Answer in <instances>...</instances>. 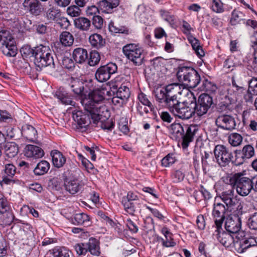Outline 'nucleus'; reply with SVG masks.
I'll return each mask as SVG.
<instances>
[{
  "label": "nucleus",
  "instance_id": "nucleus-1",
  "mask_svg": "<svg viewBox=\"0 0 257 257\" xmlns=\"http://www.w3.org/2000/svg\"><path fill=\"white\" fill-rule=\"evenodd\" d=\"M183 87V85L179 83H172L166 87L156 88L154 94L156 101L167 107L175 115L183 119H188L194 114L193 108L191 99L182 103L178 99V95L181 94Z\"/></svg>",
  "mask_w": 257,
  "mask_h": 257
},
{
  "label": "nucleus",
  "instance_id": "nucleus-2",
  "mask_svg": "<svg viewBox=\"0 0 257 257\" xmlns=\"http://www.w3.org/2000/svg\"><path fill=\"white\" fill-rule=\"evenodd\" d=\"M106 95L110 96L111 92L101 88L92 90L81 101L84 108L90 112L94 122L100 120L102 117L106 118L109 116L107 107L102 103Z\"/></svg>",
  "mask_w": 257,
  "mask_h": 257
},
{
  "label": "nucleus",
  "instance_id": "nucleus-3",
  "mask_svg": "<svg viewBox=\"0 0 257 257\" xmlns=\"http://www.w3.org/2000/svg\"><path fill=\"white\" fill-rule=\"evenodd\" d=\"M198 131V127L197 125H182L179 123L172 124L170 129L171 138L178 141L182 140L183 148L188 147Z\"/></svg>",
  "mask_w": 257,
  "mask_h": 257
},
{
  "label": "nucleus",
  "instance_id": "nucleus-4",
  "mask_svg": "<svg viewBox=\"0 0 257 257\" xmlns=\"http://www.w3.org/2000/svg\"><path fill=\"white\" fill-rule=\"evenodd\" d=\"M222 179L224 182L230 185V187L235 186L237 193L242 196H247L252 190L250 179L245 177L242 173L227 175Z\"/></svg>",
  "mask_w": 257,
  "mask_h": 257
},
{
  "label": "nucleus",
  "instance_id": "nucleus-5",
  "mask_svg": "<svg viewBox=\"0 0 257 257\" xmlns=\"http://www.w3.org/2000/svg\"><path fill=\"white\" fill-rule=\"evenodd\" d=\"M177 77L180 82L190 88L196 87L200 83L201 78L198 73L193 68L180 66L178 68Z\"/></svg>",
  "mask_w": 257,
  "mask_h": 257
},
{
  "label": "nucleus",
  "instance_id": "nucleus-6",
  "mask_svg": "<svg viewBox=\"0 0 257 257\" xmlns=\"http://www.w3.org/2000/svg\"><path fill=\"white\" fill-rule=\"evenodd\" d=\"M186 95L191 99V104L193 106L194 114L198 116H202L206 114L212 104L213 100L211 97L207 94H202L198 98V103H196V97L194 94L188 90Z\"/></svg>",
  "mask_w": 257,
  "mask_h": 257
},
{
  "label": "nucleus",
  "instance_id": "nucleus-7",
  "mask_svg": "<svg viewBox=\"0 0 257 257\" xmlns=\"http://www.w3.org/2000/svg\"><path fill=\"white\" fill-rule=\"evenodd\" d=\"M33 56L35 65L40 69L48 66L54 65L52 51L48 46L40 45L37 47L34 50Z\"/></svg>",
  "mask_w": 257,
  "mask_h": 257
},
{
  "label": "nucleus",
  "instance_id": "nucleus-8",
  "mask_svg": "<svg viewBox=\"0 0 257 257\" xmlns=\"http://www.w3.org/2000/svg\"><path fill=\"white\" fill-rule=\"evenodd\" d=\"M0 46L3 53L8 57H14L17 54L15 41L10 32L7 31L0 32Z\"/></svg>",
  "mask_w": 257,
  "mask_h": 257
},
{
  "label": "nucleus",
  "instance_id": "nucleus-9",
  "mask_svg": "<svg viewBox=\"0 0 257 257\" xmlns=\"http://www.w3.org/2000/svg\"><path fill=\"white\" fill-rule=\"evenodd\" d=\"M143 50L138 44H129L124 46L122 52L125 57L137 66L142 65L144 59Z\"/></svg>",
  "mask_w": 257,
  "mask_h": 257
},
{
  "label": "nucleus",
  "instance_id": "nucleus-10",
  "mask_svg": "<svg viewBox=\"0 0 257 257\" xmlns=\"http://www.w3.org/2000/svg\"><path fill=\"white\" fill-rule=\"evenodd\" d=\"M14 219L12 209L7 199L0 192V224L10 225Z\"/></svg>",
  "mask_w": 257,
  "mask_h": 257
},
{
  "label": "nucleus",
  "instance_id": "nucleus-11",
  "mask_svg": "<svg viewBox=\"0 0 257 257\" xmlns=\"http://www.w3.org/2000/svg\"><path fill=\"white\" fill-rule=\"evenodd\" d=\"M214 154L217 163L221 167L228 165L233 158L232 152L225 146L221 145L215 146Z\"/></svg>",
  "mask_w": 257,
  "mask_h": 257
},
{
  "label": "nucleus",
  "instance_id": "nucleus-12",
  "mask_svg": "<svg viewBox=\"0 0 257 257\" xmlns=\"http://www.w3.org/2000/svg\"><path fill=\"white\" fill-rule=\"evenodd\" d=\"M116 65L113 63H109L99 67L96 73L95 78L100 82H105L108 80L111 75L115 73L117 71Z\"/></svg>",
  "mask_w": 257,
  "mask_h": 257
},
{
  "label": "nucleus",
  "instance_id": "nucleus-13",
  "mask_svg": "<svg viewBox=\"0 0 257 257\" xmlns=\"http://www.w3.org/2000/svg\"><path fill=\"white\" fill-rule=\"evenodd\" d=\"M84 110L87 112V114L83 112L81 110L75 109L72 111V116L73 119L76 122H77L79 128L81 129H86L90 124L91 122V119L95 124H96L100 120H98L96 122H94L90 112L86 110L85 109Z\"/></svg>",
  "mask_w": 257,
  "mask_h": 257
},
{
  "label": "nucleus",
  "instance_id": "nucleus-14",
  "mask_svg": "<svg viewBox=\"0 0 257 257\" xmlns=\"http://www.w3.org/2000/svg\"><path fill=\"white\" fill-rule=\"evenodd\" d=\"M216 125L223 130L231 131L235 128L236 121L234 117L228 114H221L216 119Z\"/></svg>",
  "mask_w": 257,
  "mask_h": 257
},
{
  "label": "nucleus",
  "instance_id": "nucleus-15",
  "mask_svg": "<svg viewBox=\"0 0 257 257\" xmlns=\"http://www.w3.org/2000/svg\"><path fill=\"white\" fill-rule=\"evenodd\" d=\"M216 229L213 233V237L216 239L226 247L230 246L234 242L232 236L227 232L223 231L222 226L215 227Z\"/></svg>",
  "mask_w": 257,
  "mask_h": 257
},
{
  "label": "nucleus",
  "instance_id": "nucleus-16",
  "mask_svg": "<svg viewBox=\"0 0 257 257\" xmlns=\"http://www.w3.org/2000/svg\"><path fill=\"white\" fill-rule=\"evenodd\" d=\"M234 153L236 161L239 165L242 164L245 160L250 159L254 156V149L251 145H246L243 147L241 150L235 151Z\"/></svg>",
  "mask_w": 257,
  "mask_h": 257
},
{
  "label": "nucleus",
  "instance_id": "nucleus-17",
  "mask_svg": "<svg viewBox=\"0 0 257 257\" xmlns=\"http://www.w3.org/2000/svg\"><path fill=\"white\" fill-rule=\"evenodd\" d=\"M230 189L222 192L220 195V198L225 204L227 208L232 209L238 203L237 196H234V190L231 187Z\"/></svg>",
  "mask_w": 257,
  "mask_h": 257
},
{
  "label": "nucleus",
  "instance_id": "nucleus-18",
  "mask_svg": "<svg viewBox=\"0 0 257 257\" xmlns=\"http://www.w3.org/2000/svg\"><path fill=\"white\" fill-rule=\"evenodd\" d=\"M23 7L25 11L35 16L39 15L42 12V5L38 0H24Z\"/></svg>",
  "mask_w": 257,
  "mask_h": 257
},
{
  "label": "nucleus",
  "instance_id": "nucleus-19",
  "mask_svg": "<svg viewBox=\"0 0 257 257\" xmlns=\"http://www.w3.org/2000/svg\"><path fill=\"white\" fill-rule=\"evenodd\" d=\"M226 230L231 233L238 232L241 228V220L237 216H229L225 223Z\"/></svg>",
  "mask_w": 257,
  "mask_h": 257
},
{
  "label": "nucleus",
  "instance_id": "nucleus-20",
  "mask_svg": "<svg viewBox=\"0 0 257 257\" xmlns=\"http://www.w3.org/2000/svg\"><path fill=\"white\" fill-rule=\"evenodd\" d=\"M225 207L220 203H214L212 215L215 218V227L222 226L224 219Z\"/></svg>",
  "mask_w": 257,
  "mask_h": 257
},
{
  "label": "nucleus",
  "instance_id": "nucleus-21",
  "mask_svg": "<svg viewBox=\"0 0 257 257\" xmlns=\"http://www.w3.org/2000/svg\"><path fill=\"white\" fill-rule=\"evenodd\" d=\"M24 155L32 159L41 158L44 155V151L39 147L33 145H27L24 150Z\"/></svg>",
  "mask_w": 257,
  "mask_h": 257
},
{
  "label": "nucleus",
  "instance_id": "nucleus-22",
  "mask_svg": "<svg viewBox=\"0 0 257 257\" xmlns=\"http://www.w3.org/2000/svg\"><path fill=\"white\" fill-rule=\"evenodd\" d=\"M69 86L73 93L81 97V99L87 97L84 93V87L83 82L78 78L71 77L69 80ZM82 99H81V100Z\"/></svg>",
  "mask_w": 257,
  "mask_h": 257
},
{
  "label": "nucleus",
  "instance_id": "nucleus-23",
  "mask_svg": "<svg viewBox=\"0 0 257 257\" xmlns=\"http://www.w3.org/2000/svg\"><path fill=\"white\" fill-rule=\"evenodd\" d=\"M16 173V167L12 164L5 165L2 172L3 181L6 184H9L13 181V178Z\"/></svg>",
  "mask_w": 257,
  "mask_h": 257
},
{
  "label": "nucleus",
  "instance_id": "nucleus-24",
  "mask_svg": "<svg viewBox=\"0 0 257 257\" xmlns=\"http://www.w3.org/2000/svg\"><path fill=\"white\" fill-rule=\"evenodd\" d=\"M53 165L58 168L62 167L66 161V157L57 150H53L50 153Z\"/></svg>",
  "mask_w": 257,
  "mask_h": 257
},
{
  "label": "nucleus",
  "instance_id": "nucleus-25",
  "mask_svg": "<svg viewBox=\"0 0 257 257\" xmlns=\"http://www.w3.org/2000/svg\"><path fill=\"white\" fill-rule=\"evenodd\" d=\"M45 17L49 21L56 20L60 15V10L52 3H49L48 8H45Z\"/></svg>",
  "mask_w": 257,
  "mask_h": 257
},
{
  "label": "nucleus",
  "instance_id": "nucleus-26",
  "mask_svg": "<svg viewBox=\"0 0 257 257\" xmlns=\"http://www.w3.org/2000/svg\"><path fill=\"white\" fill-rule=\"evenodd\" d=\"M119 3V0H102L99 3V8L102 12L109 13Z\"/></svg>",
  "mask_w": 257,
  "mask_h": 257
},
{
  "label": "nucleus",
  "instance_id": "nucleus-27",
  "mask_svg": "<svg viewBox=\"0 0 257 257\" xmlns=\"http://www.w3.org/2000/svg\"><path fill=\"white\" fill-rule=\"evenodd\" d=\"M72 58L76 63H83L88 59L87 51L84 48H77L73 51Z\"/></svg>",
  "mask_w": 257,
  "mask_h": 257
},
{
  "label": "nucleus",
  "instance_id": "nucleus-28",
  "mask_svg": "<svg viewBox=\"0 0 257 257\" xmlns=\"http://www.w3.org/2000/svg\"><path fill=\"white\" fill-rule=\"evenodd\" d=\"M22 134L27 140L33 142L36 139L37 132L32 125L27 124L22 126Z\"/></svg>",
  "mask_w": 257,
  "mask_h": 257
},
{
  "label": "nucleus",
  "instance_id": "nucleus-29",
  "mask_svg": "<svg viewBox=\"0 0 257 257\" xmlns=\"http://www.w3.org/2000/svg\"><path fill=\"white\" fill-rule=\"evenodd\" d=\"M74 25L76 28L80 31H87L90 28L91 21L87 18L80 17L74 19Z\"/></svg>",
  "mask_w": 257,
  "mask_h": 257
},
{
  "label": "nucleus",
  "instance_id": "nucleus-30",
  "mask_svg": "<svg viewBox=\"0 0 257 257\" xmlns=\"http://www.w3.org/2000/svg\"><path fill=\"white\" fill-rule=\"evenodd\" d=\"M87 251L93 255L99 256L100 254L99 242L98 240L94 238H90L88 242L86 243Z\"/></svg>",
  "mask_w": 257,
  "mask_h": 257
},
{
  "label": "nucleus",
  "instance_id": "nucleus-31",
  "mask_svg": "<svg viewBox=\"0 0 257 257\" xmlns=\"http://www.w3.org/2000/svg\"><path fill=\"white\" fill-rule=\"evenodd\" d=\"M54 96L64 104L75 105V102L68 96V93L65 92L63 88H60L57 90L55 93Z\"/></svg>",
  "mask_w": 257,
  "mask_h": 257
},
{
  "label": "nucleus",
  "instance_id": "nucleus-32",
  "mask_svg": "<svg viewBox=\"0 0 257 257\" xmlns=\"http://www.w3.org/2000/svg\"><path fill=\"white\" fill-rule=\"evenodd\" d=\"M89 41L91 45L96 49L102 47L105 43V40L98 34H94L89 36Z\"/></svg>",
  "mask_w": 257,
  "mask_h": 257
},
{
  "label": "nucleus",
  "instance_id": "nucleus-33",
  "mask_svg": "<svg viewBox=\"0 0 257 257\" xmlns=\"http://www.w3.org/2000/svg\"><path fill=\"white\" fill-rule=\"evenodd\" d=\"M6 155L9 158L15 157L18 153V145L14 142L7 143L5 146Z\"/></svg>",
  "mask_w": 257,
  "mask_h": 257
},
{
  "label": "nucleus",
  "instance_id": "nucleus-34",
  "mask_svg": "<svg viewBox=\"0 0 257 257\" xmlns=\"http://www.w3.org/2000/svg\"><path fill=\"white\" fill-rule=\"evenodd\" d=\"M81 187V185L77 180H71L65 184L66 190L72 194L77 193Z\"/></svg>",
  "mask_w": 257,
  "mask_h": 257
},
{
  "label": "nucleus",
  "instance_id": "nucleus-35",
  "mask_svg": "<svg viewBox=\"0 0 257 257\" xmlns=\"http://www.w3.org/2000/svg\"><path fill=\"white\" fill-rule=\"evenodd\" d=\"M188 40L191 43L193 49L195 51L196 54L198 57H201L204 56V52L203 51L202 47L200 46L198 40L192 36H190L188 38Z\"/></svg>",
  "mask_w": 257,
  "mask_h": 257
},
{
  "label": "nucleus",
  "instance_id": "nucleus-36",
  "mask_svg": "<svg viewBox=\"0 0 257 257\" xmlns=\"http://www.w3.org/2000/svg\"><path fill=\"white\" fill-rule=\"evenodd\" d=\"M228 140L231 146L236 147L241 145L243 137L238 133H233L229 135Z\"/></svg>",
  "mask_w": 257,
  "mask_h": 257
},
{
  "label": "nucleus",
  "instance_id": "nucleus-37",
  "mask_svg": "<svg viewBox=\"0 0 257 257\" xmlns=\"http://www.w3.org/2000/svg\"><path fill=\"white\" fill-rule=\"evenodd\" d=\"M50 168V164L46 161H41L34 170L37 175H42L48 172Z\"/></svg>",
  "mask_w": 257,
  "mask_h": 257
},
{
  "label": "nucleus",
  "instance_id": "nucleus-38",
  "mask_svg": "<svg viewBox=\"0 0 257 257\" xmlns=\"http://www.w3.org/2000/svg\"><path fill=\"white\" fill-rule=\"evenodd\" d=\"M89 221V216L85 213L76 214L72 218V222L75 225L85 224L88 225Z\"/></svg>",
  "mask_w": 257,
  "mask_h": 257
},
{
  "label": "nucleus",
  "instance_id": "nucleus-39",
  "mask_svg": "<svg viewBox=\"0 0 257 257\" xmlns=\"http://www.w3.org/2000/svg\"><path fill=\"white\" fill-rule=\"evenodd\" d=\"M61 44L64 46H70L74 42L73 35L67 31L63 32L60 36Z\"/></svg>",
  "mask_w": 257,
  "mask_h": 257
},
{
  "label": "nucleus",
  "instance_id": "nucleus-40",
  "mask_svg": "<svg viewBox=\"0 0 257 257\" xmlns=\"http://www.w3.org/2000/svg\"><path fill=\"white\" fill-rule=\"evenodd\" d=\"M70 251L64 247H56L52 249L53 257H69Z\"/></svg>",
  "mask_w": 257,
  "mask_h": 257
},
{
  "label": "nucleus",
  "instance_id": "nucleus-41",
  "mask_svg": "<svg viewBox=\"0 0 257 257\" xmlns=\"http://www.w3.org/2000/svg\"><path fill=\"white\" fill-rule=\"evenodd\" d=\"M130 91L128 87L121 85L116 92V95L125 102L130 96Z\"/></svg>",
  "mask_w": 257,
  "mask_h": 257
},
{
  "label": "nucleus",
  "instance_id": "nucleus-42",
  "mask_svg": "<svg viewBox=\"0 0 257 257\" xmlns=\"http://www.w3.org/2000/svg\"><path fill=\"white\" fill-rule=\"evenodd\" d=\"M66 12L69 16L72 17H76L80 15L81 10L78 6L73 5L67 9Z\"/></svg>",
  "mask_w": 257,
  "mask_h": 257
},
{
  "label": "nucleus",
  "instance_id": "nucleus-43",
  "mask_svg": "<svg viewBox=\"0 0 257 257\" xmlns=\"http://www.w3.org/2000/svg\"><path fill=\"white\" fill-rule=\"evenodd\" d=\"M100 56L98 52L94 51L90 53L88 64L90 66H93L98 63L100 61Z\"/></svg>",
  "mask_w": 257,
  "mask_h": 257
},
{
  "label": "nucleus",
  "instance_id": "nucleus-44",
  "mask_svg": "<svg viewBox=\"0 0 257 257\" xmlns=\"http://www.w3.org/2000/svg\"><path fill=\"white\" fill-rule=\"evenodd\" d=\"M242 13L239 11H233L232 13V17L230 19V23L232 25H235L239 23L242 19Z\"/></svg>",
  "mask_w": 257,
  "mask_h": 257
},
{
  "label": "nucleus",
  "instance_id": "nucleus-45",
  "mask_svg": "<svg viewBox=\"0 0 257 257\" xmlns=\"http://www.w3.org/2000/svg\"><path fill=\"white\" fill-rule=\"evenodd\" d=\"M211 9L216 13H222L223 11V4L221 0H212Z\"/></svg>",
  "mask_w": 257,
  "mask_h": 257
},
{
  "label": "nucleus",
  "instance_id": "nucleus-46",
  "mask_svg": "<svg viewBox=\"0 0 257 257\" xmlns=\"http://www.w3.org/2000/svg\"><path fill=\"white\" fill-rule=\"evenodd\" d=\"M175 161V157L173 154H168L162 160V166L167 167L173 164Z\"/></svg>",
  "mask_w": 257,
  "mask_h": 257
},
{
  "label": "nucleus",
  "instance_id": "nucleus-47",
  "mask_svg": "<svg viewBox=\"0 0 257 257\" xmlns=\"http://www.w3.org/2000/svg\"><path fill=\"white\" fill-rule=\"evenodd\" d=\"M86 243H78L74 247L78 255L85 254L87 252Z\"/></svg>",
  "mask_w": 257,
  "mask_h": 257
},
{
  "label": "nucleus",
  "instance_id": "nucleus-48",
  "mask_svg": "<svg viewBox=\"0 0 257 257\" xmlns=\"http://www.w3.org/2000/svg\"><path fill=\"white\" fill-rule=\"evenodd\" d=\"M249 227L253 230H257V212L254 213L248 219Z\"/></svg>",
  "mask_w": 257,
  "mask_h": 257
},
{
  "label": "nucleus",
  "instance_id": "nucleus-49",
  "mask_svg": "<svg viewBox=\"0 0 257 257\" xmlns=\"http://www.w3.org/2000/svg\"><path fill=\"white\" fill-rule=\"evenodd\" d=\"M185 177L184 174L180 170L176 171L172 175L173 181L175 183H179L183 180Z\"/></svg>",
  "mask_w": 257,
  "mask_h": 257
},
{
  "label": "nucleus",
  "instance_id": "nucleus-50",
  "mask_svg": "<svg viewBox=\"0 0 257 257\" xmlns=\"http://www.w3.org/2000/svg\"><path fill=\"white\" fill-rule=\"evenodd\" d=\"M249 91L257 95V78H252L249 82Z\"/></svg>",
  "mask_w": 257,
  "mask_h": 257
},
{
  "label": "nucleus",
  "instance_id": "nucleus-51",
  "mask_svg": "<svg viewBox=\"0 0 257 257\" xmlns=\"http://www.w3.org/2000/svg\"><path fill=\"white\" fill-rule=\"evenodd\" d=\"M103 24V19L99 16H94L92 19V24L97 29H101Z\"/></svg>",
  "mask_w": 257,
  "mask_h": 257
},
{
  "label": "nucleus",
  "instance_id": "nucleus-52",
  "mask_svg": "<svg viewBox=\"0 0 257 257\" xmlns=\"http://www.w3.org/2000/svg\"><path fill=\"white\" fill-rule=\"evenodd\" d=\"M160 12L162 17L166 21L169 22L170 24H172L173 23L174 17L172 15H170L168 12L163 10H161Z\"/></svg>",
  "mask_w": 257,
  "mask_h": 257
},
{
  "label": "nucleus",
  "instance_id": "nucleus-53",
  "mask_svg": "<svg viewBox=\"0 0 257 257\" xmlns=\"http://www.w3.org/2000/svg\"><path fill=\"white\" fill-rule=\"evenodd\" d=\"M153 105H139L137 110L141 115H143L144 113H148L150 111H152Z\"/></svg>",
  "mask_w": 257,
  "mask_h": 257
},
{
  "label": "nucleus",
  "instance_id": "nucleus-54",
  "mask_svg": "<svg viewBox=\"0 0 257 257\" xmlns=\"http://www.w3.org/2000/svg\"><path fill=\"white\" fill-rule=\"evenodd\" d=\"M101 127L104 130L111 131L114 126V123L111 119H107L106 121H101Z\"/></svg>",
  "mask_w": 257,
  "mask_h": 257
},
{
  "label": "nucleus",
  "instance_id": "nucleus-55",
  "mask_svg": "<svg viewBox=\"0 0 257 257\" xmlns=\"http://www.w3.org/2000/svg\"><path fill=\"white\" fill-rule=\"evenodd\" d=\"M254 37H255L256 41L253 43V45H252L254 50L253 65L254 68L257 69V31L254 33Z\"/></svg>",
  "mask_w": 257,
  "mask_h": 257
},
{
  "label": "nucleus",
  "instance_id": "nucleus-56",
  "mask_svg": "<svg viewBox=\"0 0 257 257\" xmlns=\"http://www.w3.org/2000/svg\"><path fill=\"white\" fill-rule=\"evenodd\" d=\"M196 223L199 229L203 230L205 226V219L203 215L198 216L196 220Z\"/></svg>",
  "mask_w": 257,
  "mask_h": 257
},
{
  "label": "nucleus",
  "instance_id": "nucleus-57",
  "mask_svg": "<svg viewBox=\"0 0 257 257\" xmlns=\"http://www.w3.org/2000/svg\"><path fill=\"white\" fill-rule=\"evenodd\" d=\"M138 99L144 105H152L151 102L148 100L146 95L143 93L139 94Z\"/></svg>",
  "mask_w": 257,
  "mask_h": 257
},
{
  "label": "nucleus",
  "instance_id": "nucleus-58",
  "mask_svg": "<svg viewBox=\"0 0 257 257\" xmlns=\"http://www.w3.org/2000/svg\"><path fill=\"white\" fill-rule=\"evenodd\" d=\"M248 238L242 239L240 241V247L238 250L240 252H244L246 249L249 247V243L248 242Z\"/></svg>",
  "mask_w": 257,
  "mask_h": 257
},
{
  "label": "nucleus",
  "instance_id": "nucleus-59",
  "mask_svg": "<svg viewBox=\"0 0 257 257\" xmlns=\"http://www.w3.org/2000/svg\"><path fill=\"white\" fill-rule=\"evenodd\" d=\"M34 50L31 49L29 46L23 47L20 52L23 57H27L30 55H33Z\"/></svg>",
  "mask_w": 257,
  "mask_h": 257
},
{
  "label": "nucleus",
  "instance_id": "nucleus-60",
  "mask_svg": "<svg viewBox=\"0 0 257 257\" xmlns=\"http://www.w3.org/2000/svg\"><path fill=\"white\" fill-rule=\"evenodd\" d=\"M126 226L132 232L136 233L138 231V227L137 225L130 219L126 220Z\"/></svg>",
  "mask_w": 257,
  "mask_h": 257
},
{
  "label": "nucleus",
  "instance_id": "nucleus-61",
  "mask_svg": "<svg viewBox=\"0 0 257 257\" xmlns=\"http://www.w3.org/2000/svg\"><path fill=\"white\" fill-rule=\"evenodd\" d=\"M109 29L110 32L114 33H124V31L122 30V28H118L114 26V24L111 22L109 24Z\"/></svg>",
  "mask_w": 257,
  "mask_h": 257
},
{
  "label": "nucleus",
  "instance_id": "nucleus-62",
  "mask_svg": "<svg viewBox=\"0 0 257 257\" xmlns=\"http://www.w3.org/2000/svg\"><path fill=\"white\" fill-rule=\"evenodd\" d=\"M169 233L166 231L165 232V237L166 238V240H164V239H163V244L164 246H166V247H171V246H174L175 245V242H174L172 240H169L168 239V236L167 235L169 234Z\"/></svg>",
  "mask_w": 257,
  "mask_h": 257
},
{
  "label": "nucleus",
  "instance_id": "nucleus-63",
  "mask_svg": "<svg viewBox=\"0 0 257 257\" xmlns=\"http://www.w3.org/2000/svg\"><path fill=\"white\" fill-rule=\"evenodd\" d=\"M161 118L165 122L170 123L172 120V118L167 112H162L161 114Z\"/></svg>",
  "mask_w": 257,
  "mask_h": 257
},
{
  "label": "nucleus",
  "instance_id": "nucleus-64",
  "mask_svg": "<svg viewBox=\"0 0 257 257\" xmlns=\"http://www.w3.org/2000/svg\"><path fill=\"white\" fill-rule=\"evenodd\" d=\"M111 100L113 104L118 106H121L123 103L125 102V101L118 97V96H117V95H116L115 96H113Z\"/></svg>",
  "mask_w": 257,
  "mask_h": 257
}]
</instances>
